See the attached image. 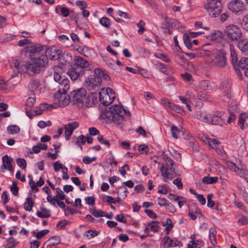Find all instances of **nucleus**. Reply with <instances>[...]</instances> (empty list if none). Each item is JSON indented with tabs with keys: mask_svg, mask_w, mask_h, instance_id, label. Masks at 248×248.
<instances>
[{
	"mask_svg": "<svg viewBox=\"0 0 248 248\" xmlns=\"http://www.w3.org/2000/svg\"><path fill=\"white\" fill-rule=\"evenodd\" d=\"M33 205L32 199L31 197H28L27 199V202L24 204V208L26 211H31Z\"/></svg>",
	"mask_w": 248,
	"mask_h": 248,
	"instance_id": "31",
	"label": "nucleus"
},
{
	"mask_svg": "<svg viewBox=\"0 0 248 248\" xmlns=\"http://www.w3.org/2000/svg\"><path fill=\"white\" fill-rule=\"evenodd\" d=\"M171 132L172 134V136L175 139H177V133L179 132L178 130V128L176 126L172 125L171 127Z\"/></svg>",
	"mask_w": 248,
	"mask_h": 248,
	"instance_id": "51",
	"label": "nucleus"
},
{
	"mask_svg": "<svg viewBox=\"0 0 248 248\" xmlns=\"http://www.w3.org/2000/svg\"><path fill=\"white\" fill-rule=\"evenodd\" d=\"M241 25L244 30L248 31V14L243 18L241 21Z\"/></svg>",
	"mask_w": 248,
	"mask_h": 248,
	"instance_id": "39",
	"label": "nucleus"
},
{
	"mask_svg": "<svg viewBox=\"0 0 248 248\" xmlns=\"http://www.w3.org/2000/svg\"><path fill=\"white\" fill-rule=\"evenodd\" d=\"M213 63L219 68L225 67L227 64L225 54L223 52L218 51L213 60Z\"/></svg>",
	"mask_w": 248,
	"mask_h": 248,
	"instance_id": "11",
	"label": "nucleus"
},
{
	"mask_svg": "<svg viewBox=\"0 0 248 248\" xmlns=\"http://www.w3.org/2000/svg\"><path fill=\"white\" fill-rule=\"evenodd\" d=\"M56 191L57 193V196L55 197L57 199L62 200L65 198V195L63 194V191L60 188H56Z\"/></svg>",
	"mask_w": 248,
	"mask_h": 248,
	"instance_id": "44",
	"label": "nucleus"
},
{
	"mask_svg": "<svg viewBox=\"0 0 248 248\" xmlns=\"http://www.w3.org/2000/svg\"><path fill=\"white\" fill-rule=\"evenodd\" d=\"M102 200L104 202H106L108 203H116V201H115V199L113 198H112V197L109 196H105L103 197Z\"/></svg>",
	"mask_w": 248,
	"mask_h": 248,
	"instance_id": "46",
	"label": "nucleus"
},
{
	"mask_svg": "<svg viewBox=\"0 0 248 248\" xmlns=\"http://www.w3.org/2000/svg\"><path fill=\"white\" fill-rule=\"evenodd\" d=\"M159 222L157 221H152L148 223L147 226L149 227L150 229L154 232H158L159 231V227L158 226Z\"/></svg>",
	"mask_w": 248,
	"mask_h": 248,
	"instance_id": "27",
	"label": "nucleus"
},
{
	"mask_svg": "<svg viewBox=\"0 0 248 248\" xmlns=\"http://www.w3.org/2000/svg\"><path fill=\"white\" fill-rule=\"evenodd\" d=\"M102 82V78L98 77L91 76L88 78V80L86 81L87 86L91 89H93L95 87L99 86Z\"/></svg>",
	"mask_w": 248,
	"mask_h": 248,
	"instance_id": "16",
	"label": "nucleus"
},
{
	"mask_svg": "<svg viewBox=\"0 0 248 248\" xmlns=\"http://www.w3.org/2000/svg\"><path fill=\"white\" fill-rule=\"evenodd\" d=\"M240 167H237L236 172H235L240 177L244 178L248 183V177H247L248 175V171L246 169V167L244 165L240 163Z\"/></svg>",
	"mask_w": 248,
	"mask_h": 248,
	"instance_id": "18",
	"label": "nucleus"
},
{
	"mask_svg": "<svg viewBox=\"0 0 248 248\" xmlns=\"http://www.w3.org/2000/svg\"><path fill=\"white\" fill-rule=\"evenodd\" d=\"M90 212L95 217H103L104 212L102 210H97L95 208L90 209Z\"/></svg>",
	"mask_w": 248,
	"mask_h": 248,
	"instance_id": "38",
	"label": "nucleus"
},
{
	"mask_svg": "<svg viewBox=\"0 0 248 248\" xmlns=\"http://www.w3.org/2000/svg\"><path fill=\"white\" fill-rule=\"evenodd\" d=\"M220 88L223 90L225 93L228 94L231 90V85L228 82L224 81L220 85Z\"/></svg>",
	"mask_w": 248,
	"mask_h": 248,
	"instance_id": "34",
	"label": "nucleus"
},
{
	"mask_svg": "<svg viewBox=\"0 0 248 248\" xmlns=\"http://www.w3.org/2000/svg\"><path fill=\"white\" fill-rule=\"evenodd\" d=\"M184 42L188 49H191L192 48L193 45L191 42L190 39V35L187 34H184L183 36Z\"/></svg>",
	"mask_w": 248,
	"mask_h": 248,
	"instance_id": "33",
	"label": "nucleus"
},
{
	"mask_svg": "<svg viewBox=\"0 0 248 248\" xmlns=\"http://www.w3.org/2000/svg\"><path fill=\"white\" fill-rule=\"evenodd\" d=\"M54 170L55 171H59L60 169H63V165L59 161H57L53 164Z\"/></svg>",
	"mask_w": 248,
	"mask_h": 248,
	"instance_id": "52",
	"label": "nucleus"
},
{
	"mask_svg": "<svg viewBox=\"0 0 248 248\" xmlns=\"http://www.w3.org/2000/svg\"><path fill=\"white\" fill-rule=\"evenodd\" d=\"M224 34L229 40L232 42L238 41L241 38L242 32L237 26L230 24L225 27Z\"/></svg>",
	"mask_w": 248,
	"mask_h": 248,
	"instance_id": "7",
	"label": "nucleus"
},
{
	"mask_svg": "<svg viewBox=\"0 0 248 248\" xmlns=\"http://www.w3.org/2000/svg\"><path fill=\"white\" fill-rule=\"evenodd\" d=\"M47 242H49L50 245L55 246L60 243V239L59 237L57 236H52Z\"/></svg>",
	"mask_w": 248,
	"mask_h": 248,
	"instance_id": "40",
	"label": "nucleus"
},
{
	"mask_svg": "<svg viewBox=\"0 0 248 248\" xmlns=\"http://www.w3.org/2000/svg\"><path fill=\"white\" fill-rule=\"evenodd\" d=\"M155 57L159 58L160 59L162 60L163 61L166 62H170V60L169 58L167 57L165 55L162 53H156L155 54Z\"/></svg>",
	"mask_w": 248,
	"mask_h": 248,
	"instance_id": "53",
	"label": "nucleus"
},
{
	"mask_svg": "<svg viewBox=\"0 0 248 248\" xmlns=\"http://www.w3.org/2000/svg\"><path fill=\"white\" fill-rule=\"evenodd\" d=\"M116 219L121 222L126 223V219L123 214L118 215L116 217Z\"/></svg>",
	"mask_w": 248,
	"mask_h": 248,
	"instance_id": "64",
	"label": "nucleus"
},
{
	"mask_svg": "<svg viewBox=\"0 0 248 248\" xmlns=\"http://www.w3.org/2000/svg\"><path fill=\"white\" fill-rule=\"evenodd\" d=\"M237 47L243 53L248 54V39H240L238 40Z\"/></svg>",
	"mask_w": 248,
	"mask_h": 248,
	"instance_id": "17",
	"label": "nucleus"
},
{
	"mask_svg": "<svg viewBox=\"0 0 248 248\" xmlns=\"http://www.w3.org/2000/svg\"><path fill=\"white\" fill-rule=\"evenodd\" d=\"M60 11L62 16L64 17H67L69 15V10L66 7H62Z\"/></svg>",
	"mask_w": 248,
	"mask_h": 248,
	"instance_id": "59",
	"label": "nucleus"
},
{
	"mask_svg": "<svg viewBox=\"0 0 248 248\" xmlns=\"http://www.w3.org/2000/svg\"><path fill=\"white\" fill-rule=\"evenodd\" d=\"M16 163L18 166L24 169L26 168L27 164L26 160L23 158H18L16 159Z\"/></svg>",
	"mask_w": 248,
	"mask_h": 248,
	"instance_id": "43",
	"label": "nucleus"
},
{
	"mask_svg": "<svg viewBox=\"0 0 248 248\" xmlns=\"http://www.w3.org/2000/svg\"><path fill=\"white\" fill-rule=\"evenodd\" d=\"M97 139L99 142H100L102 144L107 145L108 147H109L110 143H109V141L108 140L104 139L103 136H99L97 137Z\"/></svg>",
	"mask_w": 248,
	"mask_h": 248,
	"instance_id": "50",
	"label": "nucleus"
},
{
	"mask_svg": "<svg viewBox=\"0 0 248 248\" xmlns=\"http://www.w3.org/2000/svg\"><path fill=\"white\" fill-rule=\"evenodd\" d=\"M85 200L87 204L91 205L94 203L95 198L93 196L87 197L85 198Z\"/></svg>",
	"mask_w": 248,
	"mask_h": 248,
	"instance_id": "58",
	"label": "nucleus"
},
{
	"mask_svg": "<svg viewBox=\"0 0 248 248\" xmlns=\"http://www.w3.org/2000/svg\"><path fill=\"white\" fill-rule=\"evenodd\" d=\"M100 23L102 26L106 28H109L110 25L109 19L106 17L101 18L100 20Z\"/></svg>",
	"mask_w": 248,
	"mask_h": 248,
	"instance_id": "41",
	"label": "nucleus"
},
{
	"mask_svg": "<svg viewBox=\"0 0 248 248\" xmlns=\"http://www.w3.org/2000/svg\"><path fill=\"white\" fill-rule=\"evenodd\" d=\"M31 40L28 39H24L23 40H21L19 41L18 43V45L19 46H23L26 45L31 44Z\"/></svg>",
	"mask_w": 248,
	"mask_h": 248,
	"instance_id": "63",
	"label": "nucleus"
},
{
	"mask_svg": "<svg viewBox=\"0 0 248 248\" xmlns=\"http://www.w3.org/2000/svg\"><path fill=\"white\" fill-rule=\"evenodd\" d=\"M86 90L84 88H80L77 90L73 91L70 96L71 102L74 104L83 103L85 100V103L87 104L88 98L86 97Z\"/></svg>",
	"mask_w": 248,
	"mask_h": 248,
	"instance_id": "9",
	"label": "nucleus"
},
{
	"mask_svg": "<svg viewBox=\"0 0 248 248\" xmlns=\"http://www.w3.org/2000/svg\"><path fill=\"white\" fill-rule=\"evenodd\" d=\"M217 234V231L214 228H211L209 230V237L211 241V243L213 245H215L217 244L216 240V236Z\"/></svg>",
	"mask_w": 248,
	"mask_h": 248,
	"instance_id": "25",
	"label": "nucleus"
},
{
	"mask_svg": "<svg viewBox=\"0 0 248 248\" xmlns=\"http://www.w3.org/2000/svg\"><path fill=\"white\" fill-rule=\"evenodd\" d=\"M145 23L142 20H140V22L137 24L138 26L139 27L138 32L140 34H142L145 30V28L143 27Z\"/></svg>",
	"mask_w": 248,
	"mask_h": 248,
	"instance_id": "49",
	"label": "nucleus"
},
{
	"mask_svg": "<svg viewBox=\"0 0 248 248\" xmlns=\"http://www.w3.org/2000/svg\"><path fill=\"white\" fill-rule=\"evenodd\" d=\"M195 117L198 120L205 123L209 122L208 114L205 111L199 110L195 113Z\"/></svg>",
	"mask_w": 248,
	"mask_h": 248,
	"instance_id": "20",
	"label": "nucleus"
},
{
	"mask_svg": "<svg viewBox=\"0 0 248 248\" xmlns=\"http://www.w3.org/2000/svg\"><path fill=\"white\" fill-rule=\"evenodd\" d=\"M99 98L100 102L104 106H108L111 104L115 98L114 92L110 88H108L105 91L102 90L99 93Z\"/></svg>",
	"mask_w": 248,
	"mask_h": 248,
	"instance_id": "8",
	"label": "nucleus"
},
{
	"mask_svg": "<svg viewBox=\"0 0 248 248\" xmlns=\"http://www.w3.org/2000/svg\"><path fill=\"white\" fill-rule=\"evenodd\" d=\"M124 113L128 116H130V113L128 110L123 108L118 105H113L108 109L105 110L102 114V117L119 125L124 122Z\"/></svg>",
	"mask_w": 248,
	"mask_h": 248,
	"instance_id": "3",
	"label": "nucleus"
},
{
	"mask_svg": "<svg viewBox=\"0 0 248 248\" xmlns=\"http://www.w3.org/2000/svg\"><path fill=\"white\" fill-rule=\"evenodd\" d=\"M44 52L48 57L49 56V59L51 60H59V62L63 65H65L68 62V60L65 59V56L68 58V55H62L61 50L55 47H52L47 49L44 47Z\"/></svg>",
	"mask_w": 248,
	"mask_h": 248,
	"instance_id": "5",
	"label": "nucleus"
},
{
	"mask_svg": "<svg viewBox=\"0 0 248 248\" xmlns=\"http://www.w3.org/2000/svg\"><path fill=\"white\" fill-rule=\"evenodd\" d=\"M247 118H248V113H242L239 115L238 124L242 130L244 129L247 126V124L245 126L244 124V122Z\"/></svg>",
	"mask_w": 248,
	"mask_h": 248,
	"instance_id": "23",
	"label": "nucleus"
},
{
	"mask_svg": "<svg viewBox=\"0 0 248 248\" xmlns=\"http://www.w3.org/2000/svg\"><path fill=\"white\" fill-rule=\"evenodd\" d=\"M69 80L63 78L59 85V91L54 95V102L59 107H64L69 104L70 97L66 95V93L69 90Z\"/></svg>",
	"mask_w": 248,
	"mask_h": 248,
	"instance_id": "4",
	"label": "nucleus"
},
{
	"mask_svg": "<svg viewBox=\"0 0 248 248\" xmlns=\"http://www.w3.org/2000/svg\"><path fill=\"white\" fill-rule=\"evenodd\" d=\"M244 3L240 0H232L228 4L229 9L234 13L242 11L244 8Z\"/></svg>",
	"mask_w": 248,
	"mask_h": 248,
	"instance_id": "13",
	"label": "nucleus"
},
{
	"mask_svg": "<svg viewBox=\"0 0 248 248\" xmlns=\"http://www.w3.org/2000/svg\"><path fill=\"white\" fill-rule=\"evenodd\" d=\"M43 87V84L37 79H32L29 85V89L31 92H40Z\"/></svg>",
	"mask_w": 248,
	"mask_h": 248,
	"instance_id": "15",
	"label": "nucleus"
},
{
	"mask_svg": "<svg viewBox=\"0 0 248 248\" xmlns=\"http://www.w3.org/2000/svg\"><path fill=\"white\" fill-rule=\"evenodd\" d=\"M226 165L228 169L233 170L234 172H236V169L238 167H237L234 163L231 161H228L226 162Z\"/></svg>",
	"mask_w": 248,
	"mask_h": 248,
	"instance_id": "47",
	"label": "nucleus"
},
{
	"mask_svg": "<svg viewBox=\"0 0 248 248\" xmlns=\"http://www.w3.org/2000/svg\"><path fill=\"white\" fill-rule=\"evenodd\" d=\"M74 62L75 65L71 66L67 72V74L73 80H76L83 76L85 70H90L93 68L88 61L80 56H75Z\"/></svg>",
	"mask_w": 248,
	"mask_h": 248,
	"instance_id": "2",
	"label": "nucleus"
},
{
	"mask_svg": "<svg viewBox=\"0 0 248 248\" xmlns=\"http://www.w3.org/2000/svg\"><path fill=\"white\" fill-rule=\"evenodd\" d=\"M213 196V195L212 194H209L207 195V206L208 207L212 208L215 205L214 201H213L211 200Z\"/></svg>",
	"mask_w": 248,
	"mask_h": 248,
	"instance_id": "45",
	"label": "nucleus"
},
{
	"mask_svg": "<svg viewBox=\"0 0 248 248\" xmlns=\"http://www.w3.org/2000/svg\"><path fill=\"white\" fill-rule=\"evenodd\" d=\"M35 98L34 97H30L26 101V106L28 108L26 110L27 115L31 118L30 115L29 114L28 109L30 110V108L32 107L35 102Z\"/></svg>",
	"mask_w": 248,
	"mask_h": 248,
	"instance_id": "32",
	"label": "nucleus"
},
{
	"mask_svg": "<svg viewBox=\"0 0 248 248\" xmlns=\"http://www.w3.org/2000/svg\"><path fill=\"white\" fill-rule=\"evenodd\" d=\"M218 178L217 177H207L205 176L202 179L204 183L207 184H214L217 182Z\"/></svg>",
	"mask_w": 248,
	"mask_h": 248,
	"instance_id": "35",
	"label": "nucleus"
},
{
	"mask_svg": "<svg viewBox=\"0 0 248 248\" xmlns=\"http://www.w3.org/2000/svg\"><path fill=\"white\" fill-rule=\"evenodd\" d=\"M45 46H31L28 50L31 57V63H26L24 67L27 71L33 73H39L42 68L47 65L48 57L44 52Z\"/></svg>",
	"mask_w": 248,
	"mask_h": 248,
	"instance_id": "1",
	"label": "nucleus"
},
{
	"mask_svg": "<svg viewBox=\"0 0 248 248\" xmlns=\"http://www.w3.org/2000/svg\"><path fill=\"white\" fill-rule=\"evenodd\" d=\"M76 4L81 10H83L84 9L86 8L87 6L86 3L84 1H77Z\"/></svg>",
	"mask_w": 248,
	"mask_h": 248,
	"instance_id": "56",
	"label": "nucleus"
},
{
	"mask_svg": "<svg viewBox=\"0 0 248 248\" xmlns=\"http://www.w3.org/2000/svg\"><path fill=\"white\" fill-rule=\"evenodd\" d=\"M79 124L77 122L69 123L64 126V134L66 140H68L72 135L73 131L78 127Z\"/></svg>",
	"mask_w": 248,
	"mask_h": 248,
	"instance_id": "14",
	"label": "nucleus"
},
{
	"mask_svg": "<svg viewBox=\"0 0 248 248\" xmlns=\"http://www.w3.org/2000/svg\"><path fill=\"white\" fill-rule=\"evenodd\" d=\"M13 63L15 67L17 70H19L23 66V63H21L18 60L16 59L13 60Z\"/></svg>",
	"mask_w": 248,
	"mask_h": 248,
	"instance_id": "61",
	"label": "nucleus"
},
{
	"mask_svg": "<svg viewBox=\"0 0 248 248\" xmlns=\"http://www.w3.org/2000/svg\"><path fill=\"white\" fill-rule=\"evenodd\" d=\"M11 191L14 195L18 196V187L17 186V183L16 182H13L12 186H11Z\"/></svg>",
	"mask_w": 248,
	"mask_h": 248,
	"instance_id": "42",
	"label": "nucleus"
},
{
	"mask_svg": "<svg viewBox=\"0 0 248 248\" xmlns=\"http://www.w3.org/2000/svg\"><path fill=\"white\" fill-rule=\"evenodd\" d=\"M158 203L160 206H166L168 204L169 202L165 198H158Z\"/></svg>",
	"mask_w": 248,
	"mask_h": 248,
	"instance_id": "54",
	"label": "nucleus"
},
{
	"mask_svg": "<svg viewBox=\"0 0 248 248\" xmlns=\"http://www.w3.org/2000/svg\"><path fill=\"white\" fill-rule=\"evenodd\" d=\"M223 114V112L217 111L211 114L208 124H222L223 123L222 116Z\"/></svg>",
	"mask_w": 248,
	"mask_h": 248,
	"instance_id": "12",
	"label": "nucleus"
},
{
	"mask_svg": "<svg viewBox=\"0 0 248 248\" xmlns=\"http://www.w3.org/2000/svg\"><path fill=\"white\" fill-rule=\"evenodd\" d=\"M170 102L167 98H162L161 99V103L166 108H168L170 104Z\"/></svg>",
	"mask_w": 248,
	"mask_h": 248,
	"instance_id": "57",
	"label": "nucleus"
},
{
	"mask_svg": "<svg viewBox=\"0 0 248 248\" xmlns=\"http://www.w3.org/2000/svg\"><path fill=\"white\" fill-rule=\"evenodd\" d=\"M86 233H89V234H87V237H89V238H92L98 235V232L95 230H89L86 232Z\"/></svg>",
	"mask_w": 248,
	"mask_h": 248,
	"instance_id": "55",
	"label": "nucleus"
},
{
	"mask_svg": "<svg viewBox=\"0 0 248 248\" xmlns=\"http://www.w3.org/2000/svg\"><path fill=\"white\" fill-rule=\"evenodd\" d=\"M239 66L242 69L247 70L248 68V59L246 58H241L239 63Z\"/></svg>",
	"mask_w": 248,
	"mask_h": 248,
	"instance_id": "37",
	"label": "nucleus"
},
{
	"mask_svg": "<svg viewBox=\"0 0 248 248\" xmlns=\"http://www.w3.org/2000/svg\"><path fill=\"white\" fill-rule=\"evenodd\" d=\"M203 242L202 240H192L187 245L188 248H199L202 246Z\"/></svg>",
	"mask_w": 248,
	"mask_h": 248,
	"instance_id": "26",
	"label": "nucleus"
},
{
	"mask_svg": "<svg viewBox=\"0 0 248 248\" xmlns=\"http://www.w3.org/2000/svg\"><path fill=\"white\" fill-rule=\"evenodd\" d=\"M77 50L80 54L84 55L85 57H88V53L91 50V48L87 46H79L77 48Z\"/></svg>",
	"mask_w": 248,
	"mask_h": 248,
	"instance_id": "30",
	"label": "nucleus"
},
{
	"mask_svg": "<svg viewBox=\"0 0 248 248\" xmlns=\"http://www.w3.org/2000/svg\"><path fill=\"white\" fill-rule=\"evenodd\" d=\"M3 166L4 169H7L10 171H13L14 169L12 166V159L7 155H4L2 158Z\"/></svg>",
	"mask_w": 248,
	"mask_h": 248,
	"instance_id": "21",
	"label": "nucleus"
},
{
	"mask_svg": "<svg viewBox=\"0 0 248 248\" xmlns=\"http://www.w3.org/2000/svg\"><path fill=\"white\" fill-rule=\"evenodd\" d=\"M231 57L232 58V63L234 65L238 62V59L235 51L234 50V46L233 45H230Z\"/></svg>",
	"mask_w": 248,
	"mask_h": 248,
	"instance_id": "29",
	"label": "nucleus"
},
{
	"mask_svg": "<svg viewBox=\"0 0 248 248\" xmlns=\"http://www.w3.org/2000/svg\"><path fill=\"white\" fill-rule=\"evenodd\" d=\"M48 230H44L38 232L36 234V237L37 239H41L46 234L49 232Z\"/></svg>",
	"mask_w": 248,
	"mask_h": 248,
	"instance_id": "48",
	"label": "nucleus"
},
{
	"mask_svg": "<svg viewBox=\"0 0 248 248\" xmlns=\"http://www.w3.org/2000/svg\"><path fill=\"white\" fill-rule=\"evenodd\" d=\"M204 138L205 140H204V142L217 151L218 145L220 144V141L215 139H211L206 137H204Z\"/></svg>",
	"mask_w": 248,
	"mask_h": 248,
	"instance_id": "19",
	"label": "nucleus"
},
{
	"mask_svg": "<svg viewBox=\"0 0 248 248\" xmlns=\"http://www.w3.org/2000/svg\"><path fill=\"white\" fill-rule=\"evenodd\" d=\"M145 212L151 218H152L153 219H155V218H156L157 217L156 215L151 210L146 209V210H145Z\"/></svg>",
	"mask_w": 248,
	"mask_h": 248,
	"instance_id": "60",
	"label": "nucleus"
},
{
	"mask_svg": "<svg viewBox=\"0 0 248 248\" xmlns=\"http://www.w3.org/2000/svg\"><path fill=\"white\" fill-rule=\"evenodd\" d=\"M94 77H99L100 78H103L105 79H108L109 78V77L107 74L104 73V72L101 70L100 68H96L94 71Z\"/></svg>",
	"mask_w": 248,
	"mask_h": 248,
	"instance_id": "24",
	"label": "nucleus"
},
{
	"mask_svg": "<svg viewBox=\"0 0 248 248\" xmlns=\"http://www.w3.org/2000/svg\"><path fill=\"white\" fill-rule=\"evenodd\" d=\"M173 183L176 185L177 187L181 189L183 188V184L181 181V179L180 178H177L173 180Z\"/></svg>",
	"mask_w": 248,
	"mask_h": 248,
	"instance_id": "62",
	"label": "nucleus"
},
{
	"mask_svg": "<svg viewBox=\"0 0 248 248\" xmlns=\"http://www.w3.org/2000/svg\"><path fill=\"white\" fill-rule=\"evenodd\" d=\"M203 7L212 17H216L220 13L222 6L219 0H207Z\"/></svg>",
	"mask_w": 248,
	"mask_h": 248,
	"instance_id": "6",
	"label": "nucleus"
},
{
	"mask_svg": "<svg viewBox=\"0 0 248 248\" xmlns=\"http://www.w3.org/2000/svg\"><path fill=\"white\" fill-rule=\"evenodd\" d=\"M41 210L44 213L40 211H38L36 213L37 216L40 218H47L50 217V211L45 207H42Z\"/></svg>",
	"mask_w": 248,
	"mask_h": 248,
	"instance_id": "28",
	"label": "nucleus"
},
{
	"mask_svg": "<svg viewBox=\"0 0 248 248\" xmlns=\"http://www.w3.org/2000/svg\"><path fill=\"white\" fill-rule=\"evenodd\" d=\"M7 130L11 134H16L19 132L20 128L16 125H12L8 127Z\"/></svg>",
	"mask_w": 248,
	"mask_h": 248,
	"instance_id": "36",
	"label": "nucleus"
},
{
	"mask_svg": "<svg viewBox=\"0 0 248 248\" xmlns=\"http://www.w3.org/2000/svg\"><path fill=\"white\" fill-rule=\"evenodd\" d=\"M165 162L166 164L162 165L160 168V170L164 177L169 178L170 175H172L171 172L175 173V169L173 167L174 162L171 158L168 159Z\"/></svg>",
	"mask_w": 248,
	"mask_h": 248,
	"instance_id": "10",
	"label": "nucleus"
},
{
	"mask_svg": "<svg viewBox=\"0 0 248 248\" xmlns=\"http://www.w3.org/2000/svg\"><path fill=\"white\" fill-rule=\"evenodd\" d=\"M199 53L196 52H192V53H188L185 52V54L189 57L191 59L195 58L197 57H199L200 56H203V55H209L210 52L209 51H206L203 49H199Z\"/></svg>",
	"mask_w": 248,
	"mask_h": 248,
	"instance_id": "22",
	"label": "nucleus"
}]
</instances>
